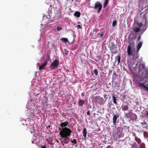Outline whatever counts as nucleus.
Returning <instances> with one entry per match:
<instances>
[{
  "label": "nucleus",
  "mask_w": 148,
  "mask_h": 148,
  "mask_svg": "<svg viewBox=\"0 0 148 148\" xmlns=\"http://www.w3.org/2000/svg\"><path fill=\"white\" fill-rule=\"evenodd\" d=\"M77 29H82V27L80 25H77Z\"/></svg>",
  "instance_id": "41"
},
{
  "label": "nucleus",
  "mask_w": 148,
  "mask_h": 148,
  "mask_svg": "<svg viewBox=\"0 0 148 148\" xmlns=\"http://www.w3.org/2000/svg\"><path fill=\"white\" fill-rule=\"evenodd\" d=\"M146 90L148 91V87H147Z\"/></svg>",
  "instance_id": "54"
},
{
  "label": "nucleus",
  "mask_w": 148,
  "mask_h": 148,
  "mask_svg": "<svg viewBox=\"0 0 148 148\" xmlns=\"http://www.w3.org/2000/svg\"><path fill=\"white\" fill-rule=\"evenodd\" d=\"M141 38V36H138V37L137 38V40L138 41H139L140 40V39Z\"/></svg>",
  "instance_id": "42"
},
{
  "label": "nucleus",
  "mask_w": 148,
  "mask_h": 148,
  "mask_svg": "<svg viewBox=\"0 0 148 148\" xmlns=\"http://www.w3.org/2000/svg\"><path fill=\"white\" fill-rule=\"evenodd\" d=\"M140 29V27H136L134 29V31L136 32H139Z\"/></svg>",
  "instance_id": "27"
},
{
  "label": "nucleus",
  "mask_w": 148,
  "mask_h": 148,
  "mask_svg": "<svg viewBox=\"0 0 148 148\" xmlns=\"http://www.w3.org/2000/svg\"><path fill=\"white\" fill-rule=\"evenodd\" d=\"M59 129L60 130H62V129L60 127H59Z\"/></svg>",
  "instance_id": "52"
},
{
  "label": "nucleus",
  "mask_w": 148,
  "mask_h": 148,
  "mask_svg": "<svg viewBox=\"0 0 148 148\" xmlns=\"http://www.w3.org/2000/svg\"><path fill=\"white\" fill-rule=\"evenodd\" d=\"M137 24L138 25V26L140 27L142 25V22H137Z\"/></svg>",
  "instance_id": "36"
},
{
  "label": "nucleus",
  "mask_w": 148,
  "mask_h": 148,
  "mask_svg": "<svg viewBox=\"0 0 148 148\" xmlns=\"http://www.w3.org/2000/svg\"><path fill=\"white\" fill-rule=\"evenodd\" d=\"M49 127H50V125H49Z\"/></svg>",
  "instance_id": "59"
},
{
  "label": "nucleus",
  "mask_w": 148,
  "mask_h": 148,
  "mask_svg": "<svg viewBox=\"0 0 148 148\" xmlns=\"http://www.w3.org/2000/svg\"><path fill=\"white\" fill-rule=\"evenodd\" d=\"M143 17L144 18L145 20V23L144 25L146 29H146L147 27V25L148 24V22H147V19L145 15H143Z\"/></svg>",
  "instance_id": "16"
},
{
  "label": "nucleus",
  "mask_w": 148,
  "mask_h": 148,
  "mask_svg": "<svg viewBox=\"0 0 148 148\" xmlns=\"http://www.w3.org/2000/svg\"><path fill=\"white\" fill-rule=\"evenodd\" d=\"M93 32L94 33H95V34H96L97 33V30L96 29H94L93 30Z\"/></svg>",
  "instance_id": "44"
},
{
  "label": "nucleus",
  "mask_w": 148,
  "mask_h": 148,
  "mask_svg": "<svg viewBox=\"0 0 148 148\" xmlns=\"http://www.w3.org/2000/svg\"><path fill=\"white\" fill-rule=\"evenodd\" d=\"M106 148H111V146L110 145H109L106 147Z\"/></svg>",
  "instance_id": "49"
},
{
  "label": "nucleus",
  "mask_w": 148,
  "mask_h": 148,
  "mask_svg": "<svg viewBox=\"0 0 148 148\" xmlns=\"http://www.w3.org/2000/svg\"><path fill=\"white\" fill-rule=\"evenodd\" d=\"M71 142L73 143H74V144H77V142L76 139H73V140H71Z\"/></svg>",
  "instance_id": "35"
},
{
  "label": "nucleus",
  "mask_w": 148,
  "mask_h": 148,
  "mask_svg": "<svg viewBox=\"0 0 148 148\" xmlns=\"http://www.w3.org/2000/svg\"><path fill=\"white\" fill-rule=\"evenodd\" d=\"M117 135V134L116 133H115L113 135V139L114 140H117V137L116 136Z\"/></svg>",
  "instance_id": "25"
},
{
  "label": "nucleus",
  "mask_w": 148,
  "mask_h": 148,
  "mask_svg": "<svg viewBox=\"0 0 148 148\" xmlns=\"http://www.w3.org/2000/svg\"><path fill=\"white\" fill-rule=\"evenodd\" d=\"M95 9L98 10L97 11V13H99L102 8V5L99 2H97L95 3V6L93 7Z\"/></svg>",
  "instance_id": "5"
},
{
  "label": "nucleus",
  "mask_w": 148,
  "mask_h": 148,
  "mask_svg": "<svg viewBox=\"0 0 148 148\" xmlns=\"http://www.w3.org/2000/svg\"><path fill=\"white\" fill-rule=\"evenodd\" d=\"M123 128L121 127H119L116 129V134H117L118 137L120 138L123 136V134L122 133Z\"/></svg>",
  "instance_id": "7"
},
{
  "label": "nucleus",
  "mask_w": 148,
  "mask_h": 148,
  "mask_svg": "<svg viewBox=\"0 0 148 148\" xmlns=\"http://www.w3.org/2000/svg\"><path fill=\"white\" fill-rule=\"evenodd\" d=\"M42 148H47L45 145L42 146Z\"/></svg>",
  "instance_id": "48"
},
{
  "label": "nucleus",
  "mask_w": 148,
  "mask_h": 148,
  "mask_svg": "<svg viewBox=\"0 0 148 148\" xmlns=\"http://www.w3.org/2000/svg\"><path fill=\"white\" fill-rule=\"evenodd\" d=\"M62 29V28L61 26H58L57 27V30L58 31H59L61 30Z\"/></svg>",
  "instance_id": "32"
},
{
  "label": "nucleus",
  "mask_w": 148,
  "mask_h": 148,
  "mask_svg": "<svg viewBox=\"0 0 148 148\" xmlns=\"http://www.w3.org/2000/svg\"><path fill=\"white\" fill-rule=\"evenodd\" d=\"M72 132V131L68 128L65 127L62 129L59 133L60 136L64 139L63 141H61V143L63 142L65 144H67L69 142V137L71 136Z\"/></svg>",
  "instance_id": "1"
},
{
  "label": "nucleus",
  "mask_w": 148,
  "mask_h": 148,
  "mask_svg": "<svg viewBox=\"0 0 148 148\" xmlns=\"http://www.w3.org/2000/svg\"><path fill=\"white\" fill-rule=\"evenodd\" d=\"M108 3V0H105L103 6V8H106L107 5Z\"/></svg>",
  "instance_id": "22"
},
{
  "label": "nucleus",
  "mask_w": 148,
  "mask_h": 148,
  "mask_svg": "<svg viewBox=\"0 0 148 148\" xmlns=\"http://www.w3.org/2000/svg\"><path fill=\"white\" fill-rule=\"evenodd\" d=\"M142 124H144V123H141Z\"/></svg>",
  "instance_id": "58"
},
{
  "label": "nucleus",
  "mask_w": 148,
  "mask_h": 148,
  "mask_svg": "<svg viewBox=\"0 0 148 148\" xmlns=\"http://www.w3.org/2000/svg\"><path fill=\"white\" fill-rule=\"evenodd\" d=\"M107 95H104L103 97L105 98L106 97H107Z\"/></svg>",
  "instance_id": "50"
},
{
  "label": "nucleus",
  "mask_w": 148,
  "mask_h": 148,
  "mask_svg": "<svg viewBox=\"0 0 148 148\" xmlns=\"http://www.w3.org/2000/svg\"><path fill=\"white\" fill-rule=\"evenodd\" d=\"M138 146L136 143H133L132 146L131 148H138Z\"/></svg>",
  "instance_id": "23"
},
{
  "label": "nucleus",
  "mask_w": 148,
  "mask_h": 148,
  "mask_svg": "<svg viewBox=\"0 0 148 148\" xmlns=\"http://www.w3.org/2000/svg\"><path fill=\"white\" fill-rule=\"evenodd\" d=\"M119 115L118 114H117L116 115H114L112 119L113 120V126L115 127L116 125V122L117 118H119Z\"/></svg>",
  "instance_id": "8"
},
{
  "label": "nucleus",
  "mask_w": 148,
  "mask_h": 148,
  "mask_svg": "<svg viewBox=\"0 0 148 148\" xmlns=\"http://www.w3.org/2000/svg\"><path fill=\"white\" fill-rule=\"evenodd\" d=\"M129 44L130 45H129L127 47V54L129 56H130L131 55H133V53L132 52V47L130 46V45H134V41H130L129 42Z\"/></svg>",
  "instance_id": "3"
},
{
  "label": "nucleus",
  "mask_w": 148,
  "mask_h": 148,
  "mask_svg": "<svg viewBox=\"0 0 148 148\" xmlns=\"http://www.w3.org/2000/svg\"><path fill=\"white\" fill-rule=\"evenodd\" d=\"M117 60H118V65L120 63V59H121V57L120 56H116Z\"/></svg>",
  "instance_id": "30"
},
{
  "label": "nucleus",
  "mask_w": 148,
  "mask_h": 148,
  "mask_svg": "<svg viewBox=\"0 0 148 148\" xmlns=\"http://www.w3.org/2000/svg\"><path fill=\"white\" fill-rule=\"evenodd\" d=\"M138 84L141 88H144L146 89L147 87L144 85V83H142L141 82H139L138 83Z\"/></svg>",
  "instance_id": "15"
},
{
  "label": "nucleus",
  "mask_w": 148,
  "mask_h": 148,
  "mask_svg": "<svg viewBox=\"0 0 148 148\" xmlns=\"http://www.w3.org/2000/svg\"><path fill=\"white\" fill-rule=\"evenodd\" d=\"M46 57L47 58L48 60H49L50 59V56L48 55L46 56Z\"/></svg>",
  "instance_id": "43"
},
{
  "label": "nucleus",
  "mask_w": 148,
  "mask_h": 148,
  "mask_svg": "<svg viewBox=\"0 0 148 148\" xmlns=\"http://www.w3.org/2000/svg\"><path fill=\"white\" fill-rule=\"evenodd\" d=\"M143 44V42L142 41L140 42L136 46V51L138 53L140 48H141Z\"/></svg>",
  "instance_id": "10"
},
{
  "label": "nucleus",
  "mask_w": 148,
  "mask_h": 148,
  "mask_svg": "<svg viewBox=\"0 0 148 148\" xmlns=\"http://www.w3.org/2000/svg\"><path fill=\"white\" fill-rule=\"evenodd\" d=\"M139 148H145V145L144 143H140Z\"/></svg>",
  "instance_id": "28"
},
{
  "label": "nucleus",
  "mask_w": 148,
  "mask_h": 148,
  "mask_svg": "<svg viewBox=\"0 0 148 148\" xmlns=\"http://www.w3.org/2000/svg\"><path fill=\"white\" fill-rule=\"evenodd\" d=\"M138 72L140 74H141V77L144 79L147 77L148 74L147 73V71L145 70V65L143 63H140L138 66Z\"/></svg>",
  "instance_id": "2"
},
{
  "label": "nucleus",
  "mask_w": 148,
  "mask_h": 148,
  "mask_svg": "<svg viewBox=\"0 0 148 148\" xmlns=\"http://www.w3.org/2000/svg\"><path fill=\"white\" fill-rule=\"evenodd\" d=\"M61 40L65 42H66L68 41V39L66 38H62Z\"/></svg>",
  "instance_id": "29"
},
{
  "label": "nucleus",
  "mask_w": 148,
  "mask_h": 148,
  "mask_svg": "<svg viewBox=\"0 0 148 148\" xmlns=\"http://www.w3.org/2000/svg\"><path fill=\"white\" fill-rule=\"evenodd\" d=\"M81 96L82 97H83L85 95V93H84V92H82V94H81Z\"/></svg>",
  "instance_id": "47"
},
{
  "label": "nucleus",
  "mask_w": 148,
  "mask_h": 148,
  "mask_svg": "<svg viewBox=\"0 0 148 148\" xmlns=\"http://www.w3.org/2000/svg\"><path fill=\"white\" fill-rule=\"evenodd\" d=\"M85 103V100L82 99H80L78 102V103L79 106L82 107Z\"/></svg>",
  "instance_id": "13"
},
{
  "label": "nucleus",
  "mask_w": 148,
  "mask_h": 148,
  "mask_svg": "<svg viewBox=\"0 0 148 148\" xmlns=\"http://www.w3.org/2000/svg\"><path fill=\"white\" fill-rule=\"evenodd\" d=\"M112 105V103L111 102H109L108 104V108H110Z\"/></svg>",
  "instance_id": "38"
},
{
  "label": "nucleus",
  "mask_w": 148,
  "mask_h": 148,
  "mask_svg": "<svg viewBox=\"0 0 148 148\" xmlns=\"http://www.w3.org/2000/svg\"><path fill=\"white\" fill-rule=\"evenodd\" d=\"M112 97L113 103L115 104V105H117L118 104V103L117 102L116 99L117 98V97H115V96L113 95L112 96Z\"/></svg>",
  "instance_id": "17"
},
{
  "label": "nucleus",
  "mask_w": 148,
  "mask_h": 148,
  "mask_svg": "<svg viewBox=\"0 0 148 148\" xmlns=\"http://www.w3.org/2000/svg\"><path fill=\"white\" fill-rule=\"evenodd\" d=\"M94 39H96V37L95 36V37H94V38H93Z\"/></svg>",
  "instance_id": "53"
},
{
  "label": "nucleus",
  "mask_w": 148,
  "mask_h": 148,
  "mask_svg": "<svg viewBox=\"0 0 148 148\" xmlns=\"http://www.w3.org/2000/svg\"><path fill=\"white\" fill-rule=\"evenodd\" d=\"M144 116L146 117H148V111L147 110L145 111Z\"/></svg>",
  "instance_id": "31"
},
{
  "label": "nucleus",
  "mask_w": 148,
  "mask_h": 148,
  "mask_svg": "<svg viewBox=\"0 0 148 148\" xmlns=\"http://www.w3.org/2000/svg\"><path fill=\"white\" fill-rule=\"evenodd\" d=\"M32 143H34V141H32Z\"/></svg>",
  "instance_id": "56"
},
{
  "label": "nucleus",
  "mask_w": 148,
  "mask_h": 148,
  "mask_svg": "<svg viewBox=\"0 0 148 148\" xmlns=\"http://www.w3.org/2000/svg\"><path fill=\"white\" fill-rule=\"evenodd\" d=\"M57 140V142L58 143L59 142V141H58V140Z\"/></svg>",
  "instance_id": "55"
},
{
  "label": "nucleus",
  "mask_w": 148,
  "mask_h": 148,
  "mask_svg": "<svg viewBox=\"0 0 148 148\" xmlns=\"http://www.w3.org/2000/svg\"><path fill=\"white\" fill-rule=\"evenodd\" d=\"M59 64V61L56 59L51 64L50 67L52 69H54L57 68Z\"/></svg>",
  "instance_id": "6"
},
{
  "label": "nucleus",
  "mask_w": 148,
  "mask_h": 148,
  "mask_svg": "<svg viewBox=\"0 0 148 148\" xmlns=\"http://www.w3.org/2000/svg\"><path fill=\"white\" fill-rule=\"evenodd\" d=\"M47 61L45 62L44 64H42L39 67V69L40 70L42 69L47 65Z\"/></svg>",
  "instance_id": "14"
},
{
  "label": "nucleus",
  "mask_w": 148,
  "mask_h": 148,
  "mask_svg": "<svg viewBox=\"0 0 148 148\" xmlns=\"http://www.w3.org/2000/svg\"><path fill=\"white\" fill-rule=\"evenodd\" d=\"M116 23H117V22L116 21H115V20L112 23V26L113 27H115L116 26Z\"/></svg>",
  "instance_id": "33"
},
{
  "label": "nucleus",
  "mask_w": 148,
  "mask_h": 148,
  "mask_svg": "<svg viewBox=\"0 0 148 148\" xmlns=\"http://www.w3.org/2000/svg\"><path fill=\"white\" fill-rule=\"evenodd\" d=\"M138 65V64L137 63L136 64V66H137Z\"/></svg>",
  "instance_id": "57"
},
{
  "label": "nucleus",
  "mask_w": 148,
  "mask_h": 148,
  "mask_svg": "<svg viewBox=\"0 0 148 148\" xmlns=\"http://www.w3.org/2000/svg\"><path fill=\"white\" fill-rule=\"evenodd\" d=\"M43 17H46L47 19H50L51 18V16L50 15V13H49V12H48V15H47V16H45V15H44L43 16Z\"/></svg>",
  "instance_id": "24"
},
{
  "label": "nucleus",
  "mask_w": 148,
  "mask_h": 148,
  "mask_svg": "<svg viewBox=\"0 0 148 148\" xmlns=\"http://www.w3.org/2000/svg\"><path fill=\"white\" fill-rule=\"evenodd\" d=\"M137 119V117L136 115L135 114H132L131 116V119L135 120Z\"/></svg>",
  "instance_id": "20"
},
{
  "label": "nucleus",
  "mask_w": 148,
  "mask_h": 148,
  "mask_svg": "<svg viewBox=\"0 0 148 148\" xmlns=\"http://www.w3.org/2000/svg\"><path fill=\"white\" fill-rule=\"evenodd\" d=\"M97 57L98 60H100L101 59V58L100 56L97 55Z\"/></svg>",
  "instance_id": "39"
},
{
  "label": "nucleus",
  "mask_w": 148,
  "mask_h": 148,
  "mask_svg": "<svg viewBox=\"0 0 148 148\" xmlns=\"http://www.w3.org/2000/svg\"><path fill=\"white\" fill-rule=\"evenodd\" d=\"M144 135L147 139H148V132L147 131H145L144 133Z\"/></svg>",
  "instance_id": "26"
},
{
  "label": "nucleus",
  "mask_w": 148,
  "mask_h": 148,
  "mask_svg": "<svg viewBox=\"0 0 148 148\" xmlns=\"http://www.w3.org/2000/svg\"><path fill=\"white\" fill-rule=\"evenodd\" d=\"M68 122L67 121H65L64 122H62L60 123V126L62 128L64 127H65L68 125Z\"/></svg>",
  "instance_id": "12"
},
{
  "label": "nucleus",
  "mask_w": 148,
  "mask_h": 148,
  "mask_svg": "<svg viewBox=\"0 0 148 148\" xmlns=\"http://www.w3.org/2000/svg\"><path fill=\"white\" fill-rule=\"evenodd\" d=\"M87 115H90V112L89 111H88L87 112Z\"/></svg>",
  "instance_id": "45"
},
{
  "label": "nucleus",
  "mask_w": 148,
  "mask_h": 148,
  "mask_svg": "<svg viewBox=\"0 0 148 148\" xmlns=\"http://www.w3.org/2000/svg\"><path fill=\"white\" fill-rule=\"evenodd\" d=\"M94 72L95 73V74L96 75H97L98 74V71L96 69H95L94 70Z\"/></svg>",
  "instance_id": "37"
},
{
  "label": "nucleus",
  "mask_w": 148,
  "mask_h": 148,
  "mask_svg": "<svg viewBox=\"0 0 148 148\" xmlns=\"http://www.w3.org/2000/svg\"><path fill=\"white\" fill-rule=\"evenodd\" d=\"M135 139L136 140V141L137 142L138 144L140 145V144L141 142V141L139 138L137 136H136L135 137Z\"/></svg>",
  "instance_id": "18"
},
{
  "label": "nucleus",
  "mask_w": 148,
  "mask_h": 148,
  "mask_svg": "<svg viewBox=\"0 0 148 148\" xmlns=\"http://www.w3.org/2000/svg\"><path fill=\"white\" fill-rule=\"evenodd\" d=\"M86 133H87V131L86 129V128L85 127L83 129V136H84L86 138Z\"/></svg>",
  "instance_id": "21"
},
{
  "label": "nucleus",
  "mask_w": 148,
  "mask_h": 148,
  "mask_svg": "<svg viewBox=\"0 0 148 148\" xmlns=\"http://www.w3.org/2000/svg\"><path fill=\"white\" fill-rule=\"evenodd\" d=\"M94 99L95 101L100 105H102L104 104V99L102 97L97 96L95 97Z\"/></svg>",
  "instance_id": "4"
},
{
  "label": "nucleus",
  "mask_w": 148,
  "mask_h": 148,
  "mask_svg": "<svg viewBox=\"0 0 148 148\" xmlns=\"http://www.w3.org/2000/svg\"><path fill=\"white\" fill-rule=\"evenodd\" d=\"M121 108L123 111H127L128 110L129 107L128 106L123 104L121 106Z\"/></svg>",
  "instance_id": "11"
},
{
  "label": "nucleus",
  "mask_w": 148,
  "mask_h": 148,
  "mask_svg": "<svg viewBox=\"0 0 148 148\" xmlns=\"http://www.w3.org/2000/svg\"><path fill=\"white\" fill-rule=\"evenodd\" d=\"M116 48V47L114 45H113L112 47L110 48L111 51L112 53L116 54L117 53V51L116 50H114L115 49V48Z\"/></svg>",
  "instance_id": "9"
},
{
  "label": "nucleus",
  "mask_w": 148,
  "mask_h": 148,
  "mask_svg": "<svg viewBox=\"0 0 148 148\" xmlns=\"http://www.w3.org/2000/svg\"><path fill=\"white\" fill-rule=\"evenodd\" d=\"M104 32H101L100 34L99 33H98L97 35L98 36H100V37H101L104 35Z\"/></svg>",
  "instance_id": "34"
},
{
  "label": "nucleus",
  "mask_w": 148,
  "mask_h": 148,
  "mask_svg": "<svg viewBox=\"0 0 148 148\" xmlns=\"http://www.w3.org/2000/svg\"><path fill=\"white\" fill-rule=\"evenodd\" d=\"M80 13L78 11H76L74 13V15L77 17H79L80 16Z\"/></svg>",
  "instance_id": "19"
},
{
  "label": "nucleus",
  "mask_w": 148,
  "mask_h": 148,
  "mask_svg": "<svg viewBox=\"0 0 148 148\" xmlns=\"http://www.w3.org/2000/svg\"><path fill=\"white\" fill-rule=\"evenodd\" d=\"M113 45H114V43H112V46H113Z\"/></svg>",
  "instance_id": "51"
},
{
  "label": "nucleus",
  "mask_w": 148,
  "mask_h": 148,
  "mask_svg": "<svg viewBox=\"0 0 148 148\" xmlns=\"http://www.w3.org/2000/svg\"><path fill=\"white\" fill-rule=\"evenodd\" d=\"M49 96L50 97L51 99L53 97V95L52 94H49Z\"/></svg>",
  "instance_id": "46"
},
{
  "label": "nucleus",
  "mask_w": 148,
  "mask_h": 148,
  "mask_svg": "<svg viewBox=\"0 0 148 148\" xmlns=\"http://www.w3.org/2000/svg\"><path fill=\"white\" fill-rule=\"evenodd\" d=\"M64 51H65V53L66 55H68V53H69V51H68L66 49H64Z\"/></svg>",
  "instance_id": "40"
}]
</instances>
